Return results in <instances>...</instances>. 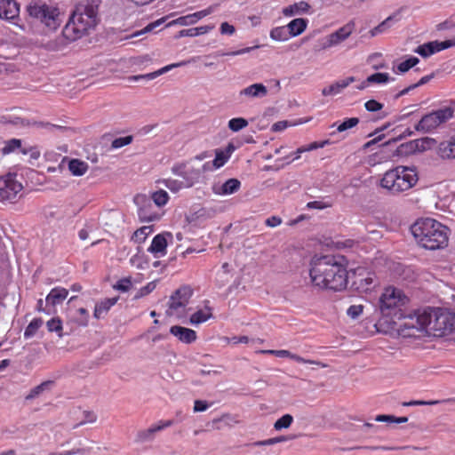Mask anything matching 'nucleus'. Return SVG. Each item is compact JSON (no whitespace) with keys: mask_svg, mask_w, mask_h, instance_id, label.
Masks as SVG:
<instances>
[{"mask_svg":"<svg viewBox=\"0 0 455 455\" xmlns=\"http://www.w3.org/2000/svg\"><path fill=\"white\" fill-rule=\"evenodd\" d=\"M311 284L321 291H340L347 288L348 273L343 258L335 255L315 256L310 260Z\"/></svg>","mask_w":455,"mask_h":455,"instance_id":"1","label":"nucleus"},{"mask_svg":"<svg viewBox=\"0 0 455 455\" xmlns=\"http://www.w3.org/2000/svg\"><path fill=\"white\" fill-rule=\"evenodd\" d=\"M417 243L427 250L445 247L449 240V228L434 219L417 220L411 228Z\"/></svg>","mask_w":455,"mask_h":455,"instance_id":"2","label":"nucleus"},{"mask_svg":"<svg viewBox=\"0 0 455 455\" xmlns=\"http://www.w3.org/2000/svg\"><path fill=\"white\" fill-rule=\"evenodd\" d=\"M98 8L92 4L79 5L62 29V36L74 42L89 34L98 23Z\"/></svg>","mask_w":455,"mask_h":455,"instance_id":"3","label":"nucleus"},{"mask_svg":"<svg viewBox=\"0 0 455 455\" xmlns=\"http://www.w3.org/2000/svg\"><path fill=\"white\" fill-rule=\"evenodd\" d=\"M418 181L415 170L397 166L385 172L380 185L392 194H399L411 188Z\"/></svg>","mask_w":455,"mask_h":455,"instance_id":"4","label":"nucleus"},{"mask_svg":"<svg viewBox=\"0 0 455 455\" xmlns=\"http://www.w3.org/2000/svg\"><path fill=\"white\" fill-rule=\"evenodd\" d=\"M428 331L435 336H444L455 331V313L443 308H428Z\"/></svg>","mask_w":455,"mask_h":455,"instance_id":"5","label":"nucleus"},{"mask_svg":"<svg viewBox=\"0 0 455 455\" xmlns=\"http://www.w3.org/2000/svg\"><path fill=\"white\" fill-rule=\"evenodd\" d=\"M30 17L39 21L48 32L55 31L61 24L60 12L58 7L46 4H35L28 7Z\"/></svg>","mask_w":455,"mask_h":455,"instance_id":"6","label":"nucleus"},{"mask_svg":"<svg viewBox=\"0 0 455 455\" xmlns=\"http://www.w3.org/2000/svg\"><path fill=\"white\" fill-rule=\"evenodd\" d=\"M408 301V298L403 291L394 286L386 287L379 298V309L383 315L389 316L395 315Z\"/></svg>","mask_w":455,"mask_h":455,"instance_id":"7","label":"nucleus"},{"mask_svg":"<svg viewBox=\"0 0 455 455\" xmlns=\"http://www.w3.org/2000/svg\"><path fill=\"white\" fill-rule=\"evenodd\" d=\"M401 320L399 323V330L407 336H414V331H428L429 315H427V309L422 311L418 310L413 314L408 315H402L399 317Z\"/></svg>","mask_w":455,"mask_h":455,"instance_id":"8","label":"nucleus"},{"mask_svg":"<svg viewBox=\"0 0 455 455\" xmlns=\"http://www.w3.org/2000/svg\"><path fill=\"white\" fill-rule=\"evenodd\" d=\"M454 109L451 107L437 109L425 115L415 125L418 132H429L453 116Z\"/></svg>","mask_w":455,"mask_h":455,"instance_id":"9","label":"nucleus"},{"mask_svg":"<svg viewBox=\"0 0 455 455\" xmlns=\"http://www.w3.org/2000/svg\"><path fill=\"white\" fill-rule=\"evenodd\" d=\"M22 189L23 186L17 180L15 174L0 176V202L16 203L21 196Z\"/></svg>","mask_w":455,"mask_h":455,"instance_id":"10","label":"nucleus"},{"mask_svg":"<svg viewBox=\"0 0 455 455\" xmlns=\"http://www.w3.org/2000/svg\"><path fill=\"white\" fill-rule=\"evenodd\" d=\"M193 295V290L188 285L177 289L168 301L167 314L169 315H179L189 303Z\"/></svg>","mask_w":455,"mask_h":455,"instance_id":"11","label":"nucleus"},{"mask_svg":"<svg viewBox=\"0 0 455 455\" xmlns=\"http://www.w3.org/2000/svg\"><path fill=\"white\" fill-rule=\"evenodd\" d=\"M355 279L353 280V286L359 292L371 291L376 285L375 274L367 271L365 268L357 267L354 271Z\"/></svg>","mask_w":455,"mask_h":455,"instance_id":"12","label":"nucleus"},{"mask_svg":"<svg viewBox=\"0 0 455 455\" xmlns=\"http://www.w3.org/2000/svg\"><path fill=\"white\" fill-rule=\"evenodd\" d=\"M172 172L173 174L180 176L183 179L182 182L184 187H192L200 178L201 171L194 168L188 163H180L172 166Z\"/></svg>","mask_w":455,"mask_h":455,"instance_id":"13","label":"nucleus"},{"mask_svg":"<svg viewBox=\"0 0 455 455\" xmlns=\"http://www.w3.org/2000/svg\"><path fill=\"white\" fill-rule=\"evenodd\" d=\"M77 296H72L68 301V311L70 320L79 326L86 327L89 324L90 315L84 307L76 305Z\"/></svg>","mask_w":455,"mask_h":455,"instance_id":"14","label":"nucleus"},{"mask_svg":"<svg viewBox=\"0 0 455 455\" xmlns=\"http://www.w3.org/2000/svg\"><path fill=\"white\" fill-rule=\"evenodd\" d=\"M355 27V23L354 20H350L347 24H345L343 27L339 28L335 32L331 33L328 35L331 43L333 44V46H337L342 42H344L346 39H347L350 35L353 33Z\"/></svg>","mask_w":455,"mask_h":455,"instance_id":"15","label":"nucleus"},{"mask_svg":"<svg viewBox=\"0 0 455 455\" xmlns=\"http://www.w3.org/2000/svg\"><path fill=\"white\" fill-rule=\"evenodd\" d=\"M212 312L213 308L210 306V301L204 300V307L196 310L194 314H192L190 315L189 322L194 325L205 323L213 317Z\"/></svg>","mask_w":455,"mask_h":455,"instance_id":"16","label":"nucleus"},{"mask_svg":"<svg viewBox=\"0 0 455 455\" xmlns=\"http://www.w3.org/2000/svg\"><path fill=\"white\" fill-rule=\"evenodd\" d=\"M20 6L14 0H0V19L12 20L19 15Z\"/></svg>","mask_w":455,"mask_h":455,"instance_id":"17","label":"nucleus"},{"mask_svg":"<svg viewBox=\"0 0 455 455\" xmlns=\"http://www.w3.org/2000/svg\"><path fill=\"white\" fill-rule=\"evenodd\" d=\"M68 291L63 287H54L46 296V307L54 308L57 305L61 304L68 297Z\"/></svg>","mask_w":455,"mask_h":455,"instance_id":"18","label":"nucleus"},{"mask_svg":"<svg viewBox=\"0 0 455 455\" xmlns=\"http://www.w3.org/2000/svg\"><path fill=\"white\" fill-rule=\"evenodd\" d=\"M170 332L178 338L180 341L186 344H190L196 341L197 338L196 332L194 330L179 325L172 326Z\"/></svg>","mask_w":455,"mask_h":455,"instance_id":"19","label":"nucleus"},{"mask_svg":"<svg viewBox=\"0 0 455 455\" xmlns=\"http://www.w3.org/2000/svg\"><path fill=\"white\" fill-rule=\"evenodd\" d=\"M214 8L212 6H210L204 10H201L199 12L188 14L186 16H182L178 18L176 20L173 21L175 24H179L181 26H188L196 23L199 20L210 15L213 12Z\"/></svg>","mask_w":455,"mask_h":455,"instance_id":"20","label":"nucleus"},{"mask_svg":"<svg viewBox=\"0 0 455 455\" xmlns=\"http://www.w3.org/2000/svg\"><path fill=\"white\" fill-rule=\"evenodd\" d=\"M139 219L141 222H152L158 220L161 217L157 211L153 209L151 202L148 200L147 203L140 207L138 211Z\"/></svg>","mask_w":455,"mask_h":455,"instance_id":"21","label":"nucleus"},{"mask_svg":"<svg viewBox=\"0 0 455 455\" xmlns=\"http://www.w3.org/2000/svg\"><path fill=\"white\" fill-rule=\"evenodd\" d=\"M311 9V5L305 1H299L284 7L282 13L285 17H292L295 15H300L308 13Z\"/></svg>","mask_w":455,"mask_h":455,"instance_id":"22","label":"nucleus"},{"mask_svg":"<svg viewBox=\"0 0 455 455\" xmlns=\"http://www.w3.org/2000/svg\"><path fill=\"white\" fill-rule=\"evenodd\" d=\"M275 356L288 357V358H290L297 363H299L315 364L321 368H326L328 366L326 363H324L321 361L305 359V358H303L296 354H292L289 350H285V349L276 350Z\"/></svg>","mask_w":455,"mask_h":455,"instance_id":"23","label":"nucleus"},{"mask_svg":"<svg viewBox=\"0 0 455 455\" xmlns=\"http://www.w3.org/2000/svg\"><path fill=\"white\" fill-rule=\"evenodd\" d=\"M355 81V77L350 76L347 77L346 79L337 81L334 84L324 87L322 90V94L323 96H331V95H336L341 92V91L345 88H347L350 84H352Z\"/></svg>","mask_w":455,"mask_h":455,"instance_id":"24","label":"nucleus"},{"mask_svg":"<svg viewBox=\"0 0 455 455\" xmlns=\"http://www.w3.org/2000/svg\"><path fill=\"white\" fill-rule=\"evenodd\" d=\"M438 155L443 159H455V134L439 144Z\"/></svg>","mask_w":455,"mask_h":455,"instance_id":"25","label":"nucleus"},{"mask_svg":"<svg viewBox=\"0 0 455 455\" xmlns=\"http://www.w3.org/2000/svg\"><path fill=\"white\" fill-rule=\"evenodd\" d=\"M172 420L160 421L159 424L154 425L146 430L139 432L138 439L141 442L149 440L153 437L155 433L161 431L166 427H169L172 426Z\"/></svg>","mask_w":455,"mask_h":455,"instance_id":"26","label":"nucleus"},{"mask_svg":"<svg viewBox=\"0 0 455 455\" xmlns=\"http://www.w3.org/2000/svg\"><path fill=\"white\" fill-rule=\"evenodd\" d=\"M118 298H111V299H105L98 303H96L94 311H93V316L96 319L103 318L110 310V308L116 305L117 302Z\"/></svg>","mask_w":455,"mask_h":455,"instance_id":"27","label":"nucleus"},{"mask_svg":"<svg viewBox=\"0 0 455 455\" xmlns=\"http://www.w3.org/2000/svg\"><path fill=\"white\" fill-rule=\"evenodd\" d=\"M167 248V240L164 234L156 235L152 242L148 251L154 254H160L164 256L166 254Z\"/></svg>","mask_w":455,"mask_h":455,"instance_id":"28","label":"nucleus"},{"mask_svg":"<svg viewBox=\"0 0 455 455\" xmlns=\"http://www.w3.org/2000/svg\"><path fill=\"white\" fill-rule=\"evenodd\" d=\"M307 24L308 20L307 19L297 18L291 20L286 27L290 36L295 37L301 35L307 29Z\"/></svg>","mask_w":455,"mask_h":455,"instance_id":"29","label":"nucleus"},{"mask_svg":"<svg viewBox=\"0 0 455 455\" xmlns=\"http://www.w3.org/2000/svg\"><path fill=\"white\" fill-rule=\"evenodd\" d=\"M267 94V87L262 84H253L240 92V95L250 98H261Z\"/></svg>","mask_w":455,"mask_h":455,"instance_id":"30","label":"nucleus"},{"mask_svg":"<svg viewBox=\"0 0 455 455\" xmlns=\"http://www.w3.org/2000/svg\"><path fill=\"white\" fill-rule=\"evenodd\" d=\"M189 62H190L189 60H185V61H181V62H178V63L170 64V65H167V66L160 68L159 70H157L156 72L149 73L145 76H135L132 77V80L137 81L140 78L154 79L156 76L163 75V74L166 73L167 71L172 69L173 68L182 67V66L187 65Z\"/></svg>","mask_w":455,"mask_h":455,"instance_id":"31","label":"nucleus"},{"mask_svg":"<svg viewBox=\"0 0 455 455\" xmlns=\"http://www.w3.org/2000/svg\"><path fill=\"white\" fill-rule=\"evenodd\" d=\"M68 169L74 176H82L88 171V164L79 159H72L68 163Z\"/></svg>","mask_w":455,"mask_h":455,"instance_id":"32","label":"nucleus"},{"mask_svg":"<svg viewBox=\"0 0 455 455\" xmlns=\"http://www.w3.org/2000/svg\"><path fill=\"white\" fill-rule=\"evenodd\" d=\"M153 232L152 226H144L138 228L131 237V241L140 244L146 241L148 236Z\"/></svg>","mask_w":455,"mask_h":455,"instance_id":"33","label":"nucleus"},{"mask_svg":"<svg viewBox=\"0 0 455 455\" xmlns=\"http://www.w3.org/2000/svg\"><path fill=\"white\" fill-rule=\"evenodd\" d=\"M214 28L213 25H205L196 28L183 29L180 32V36H197L206 34Z\"/></svg>","mask_w":455,"mask_h":455,"instance_id":"34","label":"nucleus"},{"mask_svg":"<svg viewBox=\"0 0 455 455\" xmlns=\"http://www.w3.org/2000/svg\"><path fill=\"white\" fill-rule=\"evenodd\" d=\"M241 186V182L237 179H229L222 186L220 194L231 195L236 192Z\"/></svg>","mask_w":455,"mask_h":455,"instance_id":"35","label":"nucleus"},{"mask_svg":"<svg viewBox=\"0 0 455 455\" xmlns=\"http://www.w3.org/2000/svg\"><path fill=\"white\" fill-rule=\"evenodd\" d=\"M270 37L275 41H286L291 37L287 27H276L271 29Z\"/></svg>","mask_w":455,"mask_h":455,"instance_id":"36","label":"nucleus"},{"mask_svg":"<svg viewBox=\"0 0 455 455\" xmlns=\"http://www.w3.org/2000/svg\"><path fill=\"white\" fill-rule=\"evenodd\" d=\"M395 78L391 77L388 73H374L369 76L366 79L368 84H387L394 81Z\"/></svg>","mask_w":455,"mask_h":455,"instance_id":"37","label":"nucleus"},{"mask_svg":"<svg viewBox=\"0 0 455 455\" xmlns=\"http://www.w3.org/2000/svg\"><path fill=\"white\" fill-rule=\"evenodd\" d=\"M442 403H455V398H447L444 400H432V401H421V400H414L410 402H405L403 403V406H415V405H435Z\"/></svg>","mask_w":455,"mask_h":455,"instance_id":"38","label":"nucleus"},{"mask_svg":"<svg viewBox=\"0 0 455 455\" xmlns=\"http://www.w3.org/2000/svg\"><path fill=\"white\" fill-rule=\"evenodd\" d=\"M43 325L42 318H34L28 325L26 327L24 331V337L29 339L33 337L38 329Z\"/></svg>","mask_w":455,"mask_h":455,"instance_id":"39","label":"nucleus"},{"mask_svg":"<svg viewBox=\"0 0 455 455\" xmlns=\"http://www.w3.org/2000/svg\"><path fill=\"white\" fill-rule=\"evenodd\" d=\"M46 326H47V330L48 331L50 332H56L57 335L61 338L63 337V333H62V321L60 320V317H53L52 319H50L47 323H46Z\"/></svg>","mask_w":455,"mask_h":455,"instance_id":"40","label":"nucleus"},{"mask_svg":"<svg viewBox=\"0 0 455 455\" xmlns=\"http://www.w3.org/2000/svg\"><path fill=\"white\" fill-rule=\"evenodd\" d=\"M21 148H23L21 140L19 139H12L5 141L4 146L2 148V151L4 155L14 152L15 150H20V152L21 153Z\"/></svg>","mask_w":455,"mask_h":455,"instance_id":"41","label":"nucleus"},{"mask_svg":"<svg viewBox=\"0 0 455 455\" xmlns=\"http://www.w3.org/2000/svg\"><path fill=\"white\" fill-rule=\"evenodd\" d=\"M327 143H328L327 140L323 141L321 143L315 141V142L310 143L307 146H302L296 150L295 157L293 158V160L299 159L302 153L315 150V149H317L320 148H323Z\"/></svg>","mask_w":455,"mask_h":455,"instance_id":"42","label":"nucleus"},{"mask_svg":"<svg viewBox=\"0 0 455 455\" xmlns=\"http://www.w3.org/2000/svg\"><path fill=\"white\" fill-rule=\"evenodd\" d=\"M327 143H328L327 140L323 141L321 143L315 141V142L310 143L307 146H302L296 150L295 157L293 158V160L299 159L302 153L315 150V149H317L320 148H323Z\"/></svg>","mask_w":455,"mask_h":455,"instance_id":"43","label":"nucleus"},{"mask_svg":"<svg viewBox=\"0 0 455 455\" xmlns=\"http://www.w3.org/2000/svg\"><path fill=\"white\" fill-rule=\"evenodd\" d=\"M419 62V60L417 57L411 56L408 58L406 60L399 63L396 67L397 73H405L409 71L411 68L416 66Z\"/></svg>","mask_w":455,"mask_h":455,"instance_id":"44","label":"nucleus"},{"mask_svg":"<svg viewBox=\"0 0 455 455\" xmlns=\"http://www.w3.org/2000/svg\"><path fill=\"white\" fill-rule=\"evenodd\" d=\"M230 152H224L223 150H216L215 158L212 164L215 169L222 167L229 159Z\"/></svg>","mask_w":455,"mask_h":455,"instance_id":"45","label":"nucleus"},{"mask_svg":"<svg viewBox=\"0 0 455 455\" xmlns=\"http://www.w3.org/2000/svg\"><path fill=\"white\" fill-rule=\"evenodd\" d=\"M152 200L158 207L164 206L169 200L168 193L165 190L160 189L152 194Z\"/></svg>","mask_w":455,"mask_h":455,"instance_id":"46","label":"nucleus"},{"mask_svg":"<svg viewBox=\"0 0 455 455\" xmlns=\"http://www.w3.org/2000/svg\"><path fill=\"white\" fill-rule=\"evenodd\" d=\"M248 125V121L243 117H235L232 118L228 121V128L232 132H239L240 130L245 128Z\"/></svg>","mask_w":455,"mask_h":455,"instance_id":"47","label":"nucleus"},{"mask_svg":"<svg viewBox=\"0 0 455 455\" xmlns=\"http://www.w3.org/2000/svg\"><path fill=\"white\" fill-rule=\"evenodd\" d=\"M53 382L51 380L44 381L40 385L35 387L30 390L28 395H27L26 399L31 400L35 397L38 396L44 390L48 388Z\"/></svg>","mask_w":455,"mask_h":455,"instance_id":"48","label":"nucleus"},{"mask_svg":"<svg viewBox=\"0 0 455 455\" xmlns=\"http://www.w3.org/2000/svg\"><path fill=\"white\" fill-rule=\"evenodd\" d=\"M292 422H293V417L291 414H284L275 422L274 428L275 430L288 428L291 425Z\"/></svg>","mask_w":455,"mask_h":455,"instance_id":"49","label":"nucleus"},{"mask_svg":"<svg viewBox=\"0 0 455 455\" xmlns=\"http://www.w3.org/2000/svg\"><path fill=\"white\" fill-rule=\"evenodd\" d=\"M157 281H152L148 283L145 286L139 289L137 293L134 296L135 299L143 298L148 294H150L156 288Z\"/></svg>","mask_w":455,"mask_h":455,"instance_id":"50","label":"nucleus"},{"mask_svg":"<svg viewBox=\"0 0 455 455\" xmlns=\"http://www.w3.org/2000/svg\"><path fill=\"white\" fill-rule=\"evenodd\" d=\"M431 43L433 44V48L435 50V53H436L443 50L455 46V38L445 40L443 42L435 40V41H431Z\"/></svg>","mask_w":455,"mask_h":455,"instance_id":"51","label":"nucleus"},{"mask_svg":"<svg viewBox=\"0 0 455 455\" xmlns=\"http://www.w3.org/2000/svg\"><path fill=\"white\" fill-rule=\"evenodd\" d=\"M358 124H359L358 117L347 118L337 126V131L339 132H345L348 129H351V128L356 126Z\"/></svg>","mask_w":455,"mask_h":455,"instance_id":"52","label":"nucleus"},{"mask_svg":"<svg viewBox=\"0 0 455 455\" xmlns=\"http://www.w3.org/2000/svg\"><path fill=\"white\" fill-rule=\"evenodd\" d=\"M415 52L424 58L435 54V50L431 42L419 45Z\"/></svg>","mask_w":455,"mask_h":455,"instance_id":"53","label":"nucleus"},{"mask_svg":"<svg viewBox=\"0 0 455 455\" xmlns=\"http://www.w3.org/2000/svg\"><path fill=\"white\" fill-rule=\"evenodd\" d=\"M133 140V137L132 135H128V136H125V137H119V138H116L115 139L112 143H111V148H123L124 146H127L129 144H131Z\"/></svg>","mask_w":455,"mask_h":455,"instance_id":"54","label":"nucleus"},{"mask_svg":"<svg viewBox=\"0 0 455 455\" xmlns=\"http://www.w3.org/2000/svg\"><path fill=\"white\" fill-rule=\"evenodd\" d=\"M288 440V437L286 436H278L274 438H269L263 441H258L253 443L251 445L253 446H267V445H273L278 443L285 442Z\"/></svg>","mask_w":455,"mask_h":455,"instance_id":"55","label":"nucleus"},{"mask_svg":"<svg viewBox=\"0 0 455 455\" xmlns=\"http://www.w3.org/2000/svg\"><path fill=\"white\" fill-rule=\"evenodd\" d=\"M333 47V44L331 43L329 36L323 37L319 39L316 44L314 47L315 52H322L327 50L329 48Z\"/></svg>","mask_w":455,"mask_h":455,"instance_id":"56","label":"nucleus"},{"mask_svg":"<svg viewBox=\"0 0 455 455\" xmlns=\"http://www.w3.org/2000/svg\"><path fill=\"white\" fill-rule=\"evenodd\" d=\"M164 183L167 188H169L172 192H177L184 187V183L182 181H179L172 179H167L164 180Z\"/></svg>","mask_w":455,"mask_h":455,"instance_id":"57","label":"nucleus"},{"mask_svg":"<svg viewBox=\"0 0 455 455\" xmlns=\"http://www.w3.org/2000/svg\"><path fill=\"white\" fill-rule=\"evenodd\" d=\"M363 306L361 304L351 305L347 310V315L353 319H355L358 316H360L363 314Z\"/></svg>","mask_w":455,"mask_h":455,"instance_id":"58","label":"nucleus"},{"mask_svg":"<svg viewBox=\"0 0 455 455\" xmlns=\"http://www.w3.org/2000/svg\"><path fill=\"white\" fill-rule=\"evenodd\" d=\"M132 287V279L131 277L122 278L120 279L115 288L121 291H128Z\"/></svg>","mask_w":455,"mask_h":455,"instance_id":"59","label":"nucleus"},{"mask_svg":"<svg viewBox=\"0 0 455 455\" xmlns=\"http://www.w3.org/2000/svg\"><path fill=\"white\" fill-rule=\"evenodd\" d=\"M21 154L29 155L31 160H37L41 156L37 147L23 148H21Z\"/></svg>","mask_w":455,"mask_h":455,"instance_id":"60","label":"nucleus"},{"mask_svg":"<svg viewBox=\"0 0 455 455\" xmlns=\"http://www.w3.org/2000/svg\"><path fill=\"white\" fill-rule=\"evenodd\" d=\"M383 104L375 100H369L364 103V108L369 112H377L383 108Z\"/></svg>","mask_w":455,"mask_h":455,"instance_id":"61","label":"nucleus"},{"mask_svg":"<svg viewBox=\"0 0 455 455\" xmlns=\"http://www.w3.org/2000/svg\"><path fill=\"white\" fill-rule=\"evenodd\" d=\"M161 23H162V20H156L155 22H152V23L148 24V26H146L143 29H141L140 31H136L135 33H133L132 35V37L139 36H140V35H142L144 33L150 32L153 29H155Z\"/></svg>","mask_w":455,"mask_h":455,"instance_id":"62","label":"nucleus"},{"mask_svg":"<svg viewBox=\"0 0 455 455\" xmlns=\"http://www.w3.org/2000/svg\"><path fill=\"white\" fill-rule=\"evenodd\" d=\"M209 404L203 400H196L194 403V411L195 412H201L204 411L208 409Z\"/></svg>","mask_w":455,"mask_h":455,"instance_id":"63","label":"nucleus"},{"mask_svg":"<svg viewBox=\"0 0 455 455\" xmlns=\"http://www.w3.org/2000/svg\"><path fill=\"white\" fill-rule=\"evenodd\" d=\"M235 27L233 25H230L228 22H223L220 25V33L223 35L231 36L235 33Z\"/></svg>","mask_w":455,"mask_h":455,"instance_id":"64","label":"nucleus"}]
</instances>
